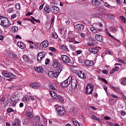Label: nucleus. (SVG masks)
<instances>
[{"mask_svg": "<svg viewBox=\"0 0 126 126\" xmlns=\"http://www.w3.org/2000/svg\"><path fill=\"white\" fill-rule=\"evenodd\" d=\"M53 66L54 68H56V70H57L58 71L61 70V72H62V70H63V65L59 64V62H58L57 60H54Z\"/></svg>", "mask_w": 126, "mask_h": 126, "instance_id": "nucleus-3", "label": "nucleus"}, {"mask_svg": "<svg viewBox=\"0 0 126 126\" xmlns=\"http://www.w3.org/2000/svg\"><path fill=\"white\" fill-rule=\"evenodd\" d=\"M71 85L72 88L75 89L77 87V80H76V79H73L71 81Z\"/></svg>", "mask_w": 126, "mask_h": 126, "instance_id": "nucleus-14", "label": "nucleus"}, {"mask_svg": "<svg viewBox=\"0 0 126 126\" xmlns=\"http://www.w3.org/2000/svg\"><path fill=\"white\" fill-rule=\"evenodd\" d=\"M110 30L112 32H113V33H116L117 32V28L111 27L110 28Z\"/></svg>", "mask_w": 126, "mask_h": 126, "instance_id": "nucleus-43", "label": "nucleus"}, {"mask_svg": "<svg viewBox=\"0 0 126 126\" xmlns=\"http://www.w3.org/2000/svg\"><path fill=\"white\" fill-rule=\"evenodd\" d=\"M22 122L23 125H24L25 126H26V125H28V119L26 118H24L22 120Z\"/></svg>", "mask_w": 126, "mask_h": 126, "instance_id": "nucleus-33", "label": "nucleus"}, {"mask_svg": "<svg viewBox=\"0 0 126 126\" xmlns=\"http://www.w3.org/2000/svg\"><path fill=\"white\" fill-rule=\"evenodd\" d=\"M71 79H72V77L71 76H69L66 80L61 83V86H62V87H67L68 85H69L70 82H71Z\"/></svg>", "mask_w": 126, "mask_h": 126, "instance_id": "nucleus-7", "label": "nucleus"}, {"mask_svg": "<svg viewBox=\"0 0 126 126\" xmlns=\"http://www.w3.org/2000/svg\"><path fill=\"white\" fill-rule=\"evenodd\" d=\"M104 119L105 120H110L111 118H110V117L108 116H105L104 117Z\"/></svg>", "mask_w": 126, "mask_h": 126, "instance_id": "nucleus-64", "label": "nucleus"}, {"mask_svg": "<svg viewBox=\"0 0 126 126\" xmlns=\"http://www.w3.org/2000/svg\"><path fill=\"white\" fill-rule=\"evenodd\" d=\"M45 55L46 53L45 52H40L37 57V61L41 62L43 59H45Z\"/></svg>", "mask_w": 126, "mask_h": 126, "instance_id": "nucleus-9", "label": "nucleus"}, {"mask_svg": "<svg viewBox=\"0 0 126 126\" xmlns=\"http://www.w3.org/2000/svg\"><path fill=\"white\" fill-rule=\"evenodd\" d=\"M35 121H36L35 122V125H36V123L37 124H39V123H40V120H41V118H40V117H39L38 116L35 117Z\"/></svg>", "mask_w": 126, "mask_h": 126, "instance_id": "nucleus-34", "label": "nucleus"}, {"mask_svg": "<svg viewBox=\"0 0 126 126\" xmlns=\"http://www.w3.org/2000/svg\"><path fill=\"white\" fill-rule=\"evenodd\" d=\"M102 72L103 73H104L105 74H107L108 73V71H107V70H103Z\"/></svg>", "mask_w": 126, "mask_h": 126, "instance_id": "nucleus-57", "label": "nucleus"}, {"mask_svg": "<svg viewBox=\"0 0 126 126\" xmlns=\"http://www.w3.org/2000/svg\"><path fill=\"white\" fill-rule=\"evenodd\" d=\"M30 86L31 88H35L36 89L40 87V84L37 83H33L31 84Z\"/></svg>", "mask_w": 126, "mask_h": 126, "instance_id": "nucleus-22", "label": "nucleus"}, {"mask_svg": "<svg viewBox=\"0 0 126 126\" xmlns=\"http://www.w3.org/2000/svg\"><path fill=\"white\" fill-rule=\"evenodd\" d=\"M19 98L18 97V94H16L12 95L10 97L11 100L12 101V102H16L18 100H19Z\"/></svg>", "mask_w": 126, "mask_h": 126, "instance_id": "nucleus-20", "label": "nucleus"}, {"mask_svg": "<svg viewBox=\"0 0 126 126\" xmlns=\"http://www.w3.org/2000/svg\"><path fill=\"white\" fill-rule=\"evenodd\" d=\"M105 32L106 35H107V36H109L110 37H111V38L115 39V36H114L113 35H112L111 34V33L109 32V31H108V29H106L105 30Z\"/></svg>", "mask_w": 126, "mask_h": 126, "instance_id": "nucleus-32", "label": "nucleus"}, {"mask_svg": "<svg viewBox=\"0 0 126 126\" xmlns=\"http://www.w3.org/2000/svg\"><path fill=\"white\" fill-rule=\"evenodd\" d=\"M61 58L63 63H68L70 62V59L66 55H62Z\"/></svg>", "mask_w": 126, "mask_h": 126, "instance_id": "nucleus-12", "label": "nucleus"}, {"mask_svg": "<svg viewBox=\"0 0 126 126\" xmlns=\"http://www.w3.org/2000/svg\"><path fill=\"white\" fill-rule=\"evenodd\" d=\"M49 93L53 99H58V96L59 95H58V94H57L56 92L53 91H50Z\"/></svg>", "mask_w": 126, "mask_h": 126, "instance_id": "nucleus-21", "label": "nucleus"}, {"mask_svg": "<svg viewBox=\"0 0 126 126\" xmlns=\"http://www.w3.org/2000/svg\"><path fill=\"white\" fill-rule=\"evenodd\" d=\"M73 124H74V126H79V123L77 122V120L75 119H73L72 120Z\"/></svg>", "mask_w": 126, "mask_h": 126, "instance_id": "nucleus-35", "label": "nucleus"}, {"mask_svg": "<svg viewBox=\"0 0 126 126\" xmlns=\"http://www.w3.org/2000/svg\"><path fill=\"white\" fill-rule=\"evenodd\" d=\"M111 96L113 97V98H115V99H118V97L116 94H111Z\"/></svg>", "mask_w": 126, "mask_h": 126, "instance_id": "nucleus-55", "label": "nucleus"}, {"mask_svg": "<svg viewBox=\"0 0 126 126\" xmlns=\"http://www.w3.org/2000/svg\"><path fill=\"white\" fill-rule=\"evenodd\" d=\"M61 72V70L58 71L56 70V72H55V71H50L48 72V74L51 78H57Z\"/></svg>", "mask_w": 126, "mask_h": 126, "instance_id": "nucleus-5", "label": "nucleus"}, {"mask_svg": "<svg viewBox=\"0 0 126 126\" xmlns=\"http://www.w3.org/2000/svg\"><path fill=\"white\" fill-rule=\"evenodd\" d=\"M23 59L25 63H28L29 62V57L27 55H23Z\"/></svg>", "mask_w": 126, "mask_h": 126, "instance_id": "nucleus-31", "label": "nucleus"}, {"mask_svg": "<svg viewBox=\"0 0 126 126\" xmlns=\"http://www.w3.org/2000/svg\"><path fill=\"white\" fill-rule=\"evenodd\" d=\"M114 69H115V71H119V70H120V68H119V67H115L114 68Z\"/></svg>", "mask_w": 126, "mask_h": 126, "instance_id": "nucleus-56", "label": "nucleus"}, {"mask_svg": "<svg viewBox=\"0 0 126 126\" xmlns=\"http://www.w3.org/2000/svg\"><path fill=\"white\" fill-rule=\"evenodd\" d=\"M88 50L90 53H92V54H94V55L98 54L99 52V50L96 48H89Z\"/></svg>", "mask_w": 126, "mask_h": 126, "instance_id": "nucleus-19", "label": "nucleus"}, {"mask_svg": "<svg viewBox=\"0 0 126 126\" xmlns=\"http://www.w3.org/2000/svg\"><path fill=\"white\" fill-rule=\"evenodd\" d=\"M52 12L54 14H57L60 12V8L57 6H53L52 7Z\"/></svg>", "mask_w": 126, "mask_h": 126, "instance_id": "nucleus-16", "label": "nucleus"}, {"mask_svg": "<svg viewBox=\"0 0 126 126\" xmlns=\"http://www.w3.org/2000/svg\"><path fill=\"white\" fill-rule=\"evenodd\" d=\"M23 101L24 102H29V98L27 97H24L23 98Z\"/></svg>", "mask_w": 126, "mask_h": 126, "instance_id": "nucleus-47", "label": "nucleus"}, {"mask_svg": "<svg viewBox=\"0 0 126 126\" xmlns=\"http://www.w3.org/2000/svg\"><path fill=\"white\" fill-rule=\"evenodd\" d=\"M115 61L117 63H124V61H123V60H121V59H116L115 60Z\"/></svg>", "mask_w": 126, "mask_h": 126, "instance_id": "nucleus-46", "label": "nucleus"}, {"mask_svg": "<svg viewBox=\"0 0 126 126\" xmlns=\"http://www.w3.org/2000/svg\"><path fill=\"white\" fill-rule=\"evenodd\" d=\"M52 37L53 38H54V39H58V34H57V32H53L52 33Z\"/></svg>", "mask_w": 126, "mask_h": 126, "instance_id": "nucleus-41", "label": "nucleus"}, {"mask_svg": "<svg viewBox=\"0 0 126 126\" xmlns=\"http://www.w3.org/2000/svg\"><path fill=\"white\" fill-rule=\"evenodd\" d=\"M2 74L5 77L10 78V79H15L16 78V76L14 75L13 74L9 72L7 70H3L2 71Z\"/></svg>", "mask_w": 126, "mask_h": 126, "instance_id": "nucleus-2", "label": "nucleus"}, {"mask_svg": "<svg viewBox=\"0 0 126 126\" xmlns=\"http://www.w3.org/2000/svg\"><path fill=\"white\" fill-rule=\"evenodd\" d=\"M74 27L75 29H76V30L78 31H83V30H84V25L82 24H78L77 25H75Z\"/></svg>", "mask_w": 126, "mask_h": 126, "instance_id": "nucleus-10", "label": "nucleus"}, {"mask_svg": "<svg viewBox=\"0 0 126 126\" xmlns=\"http://www.w3.org/2000/svg\"><path fill=\"white\" fill-rule=\"evenodd\" d=\"M17 46L20 48V49H25L26 48V45L24 43L22 42V41H19L17 42Z\"/></svg>", "mask_w": 126, "mask_h": 126, "instance_id": "nucleus-18", "label": "nucleus"}, {"mask_svg": "<svg viewBox=\"0 0 126 126\" xmlns=\"http://www.w3.org/2000/svg\"><path fill=\"white\" fill-rule=\"evenodd\" d=\"M93 5L99 8L100 6L101 2L98 0H92Z\"/></svg>", "mask_w": 126, "mask_h": 126, "instance_id": "nucleus-13", "label": "nucleus"}, {"mask_svg": "<svg viewBox=\"0 0 126 126\" xmlns=\"http://www.w3.org/2000/svg\"><path fill=\"white\" fill-rule=\"evenodd\" d=\"M57 99H58L61 103H63V102L64 101L63 98V96H61V95H58Z\"/></svg>", "mask_w": 126, "mask_h": 126, "instance_id": "nucleus-37", "label": "nucleus"}, {"mask_svg": "<svg viewBox=\"0 0 126 126\" xmlns=\"http://www.w3.org/2000/svg\"><path fill=\"white\" fill-rule=\"evenodd\" d=\"M50 62V59H46L45 62V64H49V63Z\"/></svg>", "mask_w": 126, "mask_h": 126, "instance_id": "nucleus-58", "label": "nucleus"}, {"mask_svg": "<svg viewBox=\"0 0 126 126\" xmlns=\"http://www.w3.org/2000/svg\"><path fill=\"white\" fill-rule=\"evenodd\" d=\"M29 112H26V115L30 119L33 118V115H32V112H33V109L31 106L28 107Z\"/></svg>", "mask_w": 126, "mask_h": 126, "instance_id": "nucleus-11", "label": "nucleus"}, {"mask_svg": "<svg viewBox=\"0 0 126 126\" xmlns=\"http://www.w3.org/2000/svg\"><path fill=\"white\" fill-rule=\"evenodd\" d=\"M121 19L122 20L123 22H124V23H126V18L124 16H120Z\"/></svg>", "mask_w": 126, "mask_h": 126, "instance_id": "nucleus-49", "label": "nucleus"}, {"mask_svg": "<svg viewBox=\"0 0 126 126\" xmlns=\"http://www.w3.org/2000/svg\"><path fill=\"white\" fill-rule=\"evenodd\" d=\"M10 58H12L13 59H14V60H17V55L16 54H11L10 55Z\"/></svg>", "mask_w": 126, "mask_h": 126, "instance_id": "nucleus-38", "label": "nucleus"}, {"mask_svg": "<svg viewBox=\"0 0 126 126\" xmlns=\"http://www.w3.org/2000/svg\"><path fill=\"white\" fill-rule=\"evenodd\" d=\"M12 112H14V110L12 108H8L7 109V112L8 113H12Z\"/></svg>", "mask_w": 126, "mask_h": 126, "instance_id": "nucleus-48", "label": "nucleus"}, {"mask_svg": "<svg viewBox=\"0 0 126 126\" xmlns=\"http://www.w3.org/2000/svg\"><path fill=\"white\" fill-rule=\"evenodd\" d=\"M60 48L62 49V50L65 51V52H69L68 48H67V47L65 45H61Z\"/></svg>", "mask_w": 126, "mask_h": 126, "instance_id": "nucleus-29", "label": "nucleus"}, {"mask_svg": "<svg viewBox=\"0 0 126 126\" xmlns=\"http://www.w3.org/2000/svg\"><path fill=\"white\" fill-rule=\"evenodd\" d=\"M121 116H126V112L122 111L121 112Z\"/></svg>", "mask_w": 126, "mask_h": 126, "instance_id": "nucleus-61", "label": "nucleus"}, {"mask_svg": "<svg viewBox=\"0 0 126 126\" xmlns=\"http://www.w3.org/2000/svg\"><path fill=\"white\" fill-rule=\"evenodd\" d=\"M12 31L13 32V33H15V32H17V31H18V28L17 27H12Z\"/></svg>", "mask_w": 126, "mask_h": 126, "instance_id": "nucleus-36", "label": "nucleus"}, {"mask_svg": "<svg viewBox=\"0 0 126 126\" xmlns=\"http://www.w3.org/2000/svg\"><path fill=\"white\" fill-rule=\"evenodd\" d=\"M49 50L52 51V52H56V51H57V50H56V48L54 47H50Z\"/></svg>", "mask_w": 126, "mask_h": 126, "instance_id": "nucleus-51", "label": "nucleus"}, {"mask_svg": "<svg viewBox=\"0 0 126 126\" xmlns=\"http://www.w3.org/2000/svg\"><path fill=\"white\" fill-rule=\"evenodd\" d=\"M13 9V7L9 8L7 10V12H8V13H13V12H14V10Z\"/></svg>", "mask_w": 126, "mask_h": 126, "instance_id": "nucleus-39", "label": "nucleus"}, {"mask_svg": "<svg viewBox=\"0 0 126 126\" xmlns=\"http://www.w3.org/2000/svg\"><path fill=\"white\" fill-rule=\"evenodd\" d=\"M92 119H93V120H94L95 121H97L99 123H103V120L98 118V117H96L95 115H92Z\"/></svg>", "mask_w": 126, "mask_h": 126, "instance_id": "nucleus-26", "label": "nucleus"}, {"mask_svg": "<svg viewBox=\"0 0 126 126\" xmlns=\"http://www.w3.org/2000/svg\"><path fill=\"white\" fill-rule=\"evenodd\" d=\"M16 39H20L21 40V36H20L19 35H16Z\"/></svg>", "mask_w": 126, "mask_h": 126, "instance_id": "nucleus-63", "label": "nucleus"}, {"mask_svg": "<svg viewBox=\"0 0 126 126\" xmlns=\"http://www.w3.org/2000/svg\"><path fill=\"white\" fill-rule=\"evenodd\" d=\"M91 31L93 32L95 34V33H97V30L94 28V27H92L90 29Z\"/></svg>", "mask_w": 126, "mask_h": 126, "instance_id": "nucleus-40", "label": "nucleus"}, {"mask_svg": "<svg viewBox=\"0 0 126 126\" xmlns=\"http://www.w3.org/2000/svg\"><path fill=\"white\" fill-rule=\"evenodd\" d=\"M29 99H30V100H32V101H34V100H35L34 96H32V95H30L29 96Z\"/></svg>", "mask_w": 126, "mask_h": 126, "instance_id": "nucleus-52", "label": "nucleus"}, {"mask_svg": "<svg viewBox=\"0 0 126 126\" xmlns=\"http://www.w3.org/2000/svg\"><path fill=\"white\" fill-rule=\"evenodd\" d=\"M77 75L82 79H85V78H86V74H85V72L84 71H79L77 73Z\"/></svg>", "mask_w": 126, "mask_h": 126, "instance_id": "nucleus-8", "label": "nucleus"}, {"mask_svg": "<svg viewBox=\"0 0 126 126\" xmlns=\"http://www.w3.org/2000/svg\"><path fill=\"white\" fill-rule=\"evenodd\" d=\"M40 45L43 48H47L49 46V42L47 40L43 41L41 43Z\"/></svg>", "mask_w": 126, "mask_h": 126, "instance_id": "nucleus-23", "label": "nucleus"}, {"mask_svg": "<svg viewBox=\"0 0 126 126\" xmlns=\"http://www.w3.org/2000/svg\"><path fill=\"white\" fill-rule=\"evenodd\" d=\"M94 90V85L92 84H89L86 86V93L88 95L91 94Z\"/></svg>", "mask_w": 126, "mask_h": 126, "instance_id": "nucleus-6", "label": "nucleus"}, {"mask_svg": "<svg viewBox=\"0 0 126 126\" xmlns=\"http://www.w3.org/2000/svg\"><path fill=\"white\" fill-rule=\"evenodd\" d=\"M15 6L16 9H20L21 6L19 3H16Z\"/></svg>", "mask_w": 126, "mask_h": 126, "instance_id": "nucleus-45", "label": "nucleus"}, {"mask_svg": "<svg viewBox=\"0 0 126 126\" xmlns=\"http://www.w3.org/2000/svg\"><path fill=\"white\" fill-rule=\"evenodd\" d=\"M50 21H51V24H53V23L54 22V21H55V16H53V17L51 18Z\"/></svg>", "mask_w": 126, "mask_h": 126, "instance_id": "nucleus-54", "label": "nucleus"}, {"mask_svg": "<svg viewBox=\"0 0 126 126\" xmlns=\"http://www.w3.org/2000/svg\"><path fill=\"white\" fill-rule=\"evenodd\" d=\"M104 4L106 7H107V8H112V6L108 4L107 2H104Z\"/></svg>", "mask_w": 126, "mask_h": 126, "instance_id": "nucleus-42", "label": "nucleus"}, {"mask_svg": "<svg viewBox=\"0 0 126 126\" xmlns=\"http://www.w3.org/2000/svg\"><path fill=\"white\" fill-rule=\"evenodd\" d=\"M95 39L96 41H98V42H103V36H102V35L95 34Z\"/></svg>", "mask_w": 126, "mask_h": 126, "instance_id": "nucleus-24", "label": "nucleus"}, {"mask_svg": "<svg viewBox=\"0 0 126 126\" xmlns=\"http://www.w3.org/2000/svg\"><path fill=\"white\" fill-rule=\"evenodd\" d=\"M106 55H112L111 51H108L106 52Z\"/></svg>", "mask_w": 126, "mask_h": 126, "instance_id": "nucleus-60", "label": "nucleus"}, {"mask_svg": "<svg viewBox=\"0 0 126 126\" xmlns=\"http://www.w3.org/2000/svg\"><path fill=\"white\" fill-rule=\"evenodd\" d=\"M99 8V11L100 12H106V9L105 8L100 7L98 8Z\"/></svg>", "mask_w": 126, "mask_h": 126, "instance_id": "nucleus-44", "label": "nucleus"}, {"mask_svg": "<svg viewBox=\"0 0 126 126\" xmlns=\"http://www.w3.org/2000/svg\"><path fill=\"white\" fill-rule=\"evenodd\" d=\"M121 84L122 85H125L126 86V78H122L121 80Z\"/></svg>", "mask_w": 126, "mask_h": 126, "instance_id": "nucleus-30", "label": "nucleus"}, {"mask_svg": "<svg viewBox=\"0 0 126 126\" xmlns=\"http://www.w3.org/2000/svg\"><path fill=\"white\" fill-rule=\"evenodd\" d=\"M72 36H73L72 32H69L68 33L67 40H68L69 42H73L74 41V38L72 37Z\"/></svg>", "mask_w": 126, "mask_h": 126, "instance_id": "nucleus-15", "label": "nucleus"}, {"mask_svg": "<svg viewBox=\"0 0 126 126\" xmlns=\"http://www.w3.org/2000/svg\"><path fill=\"white\" fill-rule=\"evenodd\" d=\"M16 16H17L16 15V14H13V15H12L11 16V19H14V18H15V17H16Z\"/></svg>", "mask_w": 126, "mask_h": 126, "instance_id": "nucleus-53", "label": "nucleus"}, {"mask_svg": "<svg viewBox=\"0 0 126 126\" xmlns=\"http://www.w3.org/2000/svg\"><path fill=\"white\" fill-rule=\"evenodd\" d=\"M115 70L114 68L112 69L111 71H110V73L111 74H113V73H114L115 72Z\"/></svg>", "mask_w": 126, "mask_h": 126, "instance_id": "nucleus-59", "label": "nucleus"}, {"mask_svg": "<svg viewBox=\"0 0 126 126\" xmlns=\"http://www.w3.org/2000/svg\"><path fill=\"white\" fill-rule=\"evenodd\" d=\"M0 24L2 25L3 27L7 28V27L10 26V22H9V20H8L7 18L0 16Z\"/></svg>", "mask_w": 126, "mask_h": 126, "instance_id": "nucleus-1", "label": "nucleus"}, {"mask_svg": "<svg viewBox=\"0 0 126 126\" xmlns=\"http://www.w3.org/2000/svg\"><path fill=\"white\" fill-rule=\"evenodd\" d=\"M65 22H66V24H67V25L70 24V21H69V20H66Z\"/></svg>", "mask_w": 126, "mask_h": 126, "instance_id": "nucleus-62", "label": "nucleus"}, {"mask_svg": "<svg viewBox=\"0 0 126 126\" xmlns=\"http://www.w3.org/2000/svg\"><path fill=\"white\" fill-rule=\"evenodd\" d=\"M44 11H45V12H47V13H50V12H51V9H50V8L49 7L48 5H46L44 6Z\"/></svg>", "mask_w": 126, "mask_h": 126, "instance_id": "nucleus-28", "label": "nucleus"}, {"mask_svg": "<svg viewBox=\"0 0 126 126\" xmlns=\"http://www.w3.org/2000/svg\"><path fill=\"white\" fill-rule=\"evenodd\" d=\"M56 111L58 116H63L65 114V109L63 106L56 108Z\"/></svg>", "mask_w": 126, "mask_h": 126, "instance_id": "nucleus-4", "label": "nucleus"}, {"mask_svg": "<svg viewBox=\"0 0 126 126\" xmlns=\"http://www.w3.org/2000/svg\"><path fill=\"white\" fill-rule=\"evenodd\" d=\"M85 64L88 66H92L94 65L93 61H89L88 60H85L84 62Z\"/></svg>", "mask_w": 126, "mask_h": 126, "instance_id": "nucleus-17", "label": "nucleus"}, {"mask_svg": "<svg viewBox=\"0 0 126 126\" xmlns=\"http://www.w3.org/2000/svg\"><path fill=\"white\" fill-rule=\"evenodd\" d=\"M20 121L19 119H15L14 123L12 124L13 126H20Z\"/></svg>", "mask_w": 126, "mask_h": 126, "instance_id": "nucleus-27", "label": "nucleus"}, {"mask_svg": "<svg viewBox=\"0 0 126 126\" xmlns=\"http://www.w3.org/2000/svg\"><path fill=\"white\" fill-rule=\"evenodd\" d=\"M34 69L38 73L43 72V68L42 66L35 67Z\"/></svg>", "mask_w": 126, "mask_h": 126, "instance_id": "nucleus-25", "label": "nucleus"}, {"mask_svg": "<svg viewBox=\"0 0 126 126\" xmlns=\"http://www.w3.org/2000/svg\"><path fill=\"white\" fill-rule=\"evenodd\" d=\"M78 62L80 63H83L84 60L81 58V57H80L78 58Z\"/></svg>", "mask_w": 126, "mask_h": 126, "instance_id": "nucleus-50", "label": "nucleus"}]
</instances>
